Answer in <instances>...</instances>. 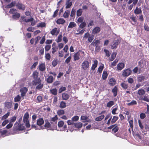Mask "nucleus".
<instances>
[{
	"label": "nucleus",
	"instance_id": "nucleus-29",
	"mask_svg": "<svg viewBox=\"0 0 149 149\" xmlns=\"http://www.w3.org/2000/svg\"><path fill=\"white\" fill-rule=\"evenodd\" d=\"M79 56L80 54L78 52L76 53L73 56L74 61H75L77 60H78L79 59Z\"/></svg>",
	"mask_w": 149,
	"mask_h": 149
},
{
	"label": "nucleus",
	"instance_id": "nucleus-42",
	"mask_svg": "<svg viewBox=\"0 0 149 149\" xmlns=\"http://www.w3.org/2000/svg\"><path fill=\"white\" fill-rule=\"evenodd\" d=\"M57 114L59 116L63 115L65 113V111L63 109L58 110L57 112Z\"/></svg>",
	"mask_w": 149,
	"mask_h": 149
},
{
	"label": "nucleus",
	"instance_id": "nucleus-25",
	"mask_svg": "<svg viewBox=\"0 0 149 149\" xmlns=\"http://www.w3.org/2000/svg\"><path fill=\"white\" fill-rule=\"evenodd\" d=\"M54 80V78L52 76H49L47 79V82L48 83H51L53 82Z\"/></svg>",
	"mask_w": 149,
	"mask_h": 149
},
{
	"label": "nucleus",
	"instance_id": "nucleus-31",
	"mask_svg": "<svg viewBox=\"0 0 149 149\" xmlns=\"http://www.w3.org/2000/svg\"><path fill=\"white\" fill-rule=\"evenodd\" d=\"M74 125L75 127L77 128H80L82 127L83 124L81 122H79L74 123Z\"/></svg>",
	"mask_w": 149,
	"mask_h": 149
},
{
	"label": "nucleus",
	"instance_id": "nucleus-48",
	"mask_svg": "<svg viewBox=\"0 0 149 149\" xmlns=\"http://www.w3.org/2000/svg\"><path fill=\"white\" fill-rule=\"evenodd\" d=\"M35 122L32 121L31 127L32 128H35L36 130H40L41 129V127H40V129L37 128V127L36 124H34Z\"/></svg>",
	"mask_w": 149,
	"mask_h": 149
},
{
	"label": "nucleus",
	"instance_id": "nucleus-27",
	"mask_svg": "<svg viewBox=\"0 0 149 149\" xmlns=\"http://www.w3.org/2000/svg\"><path fill=\"white\" fill-rule=\"evenodd\" d=\"M117 53L115 52H113L111 55V58H109V61H113L115 58Z\"/></svg>",
	"mask_w": 149,
	"mask_h": 149
},
{
	"label": "nucleus",
	"instance_id": "nucleus-56",
	"mask_svg": "<svg viewBox=\"0 0 149 149\" xmlns=\"http://www.w3.org/2000/svg\"><path fill=\"white\" fill-rule=\"evenodd\" d=\"M137 104V102L136 101L134 100H132L129 103L127 104V105L128 106H131L136 105Z\"/></svg>",
	"mask_w": 149,
	"mask_h": 149
},
{
	"label": "nucleus",
	"instance_id": "nucleus-54",
	"mask_svg": "<svg viewBox=\"0 0 149 149\" xmlns=\"http://www.w3.org/2000/svg\"><path fill=\"white\" fill-rule=\"evenodd\" d=\"M121 86L123 88L125 89H127L128 88V85L127 84H125L123 82L121 83Z\"/></svg>",
	"mask_w": 149,
	"mask_h": 149
},
{
	"label": "nucleus",
	"instance_id": "nucleus-24",
	"mask_svg": "<svg viewBox=\"0 0 149 149\" xmlns=\"http://www.w3.org/2000/svg\"><path fill=\"white\" fill-rule=\"evenodd\" d=\"M65 22V20L63 18H59L56 21V23L58 24H63Z\"/></svg>",
	"mask_w": 149,
	"mask_h": 149
},
{
	"label": "nucleus",
	"instance_id": "nucleus-55",
	"mask_svg": "<svg viewBox=\"0 0 149 149\" xmlns=\"http://www.w3.org/2000/svg\"><path fill=\"white\" fill-rule=\"evenodd\" d=\"M118 62V60L117 59H116L111 64V67H113L115 66L116 64Z\"/></svg>",
	"mask_w": 149,
	"mask_h": 149
},
{
	"label": "nucleus",
	"instance_id": "nucleus-10",
	"mask_svg": "<svg viewBox=\"0 0 149 149\" xmlns=\"http://www.w3.org/2000/svg\"><path fill=\"white\" fill-rule=\"evenodd\" d=\"M31 83L33 85L36 86L40 83H41V80L40 78L38 77V78L34 79L32 81Z\"/></svg>",
	"mask_w": 149,
	"mask_h": 149
},
{
	"label": "nucleus",
	"instance_id": "nucleus-1",
	"mask_svg": "<svg viewBox=\"0 0 149 149\" xmlns=\"http://www.w3.org/2000/svg\"><path fill=\"white\" fill-rule=\"evenodd\" d=\"M24 129L25 127L22 125V124H18L17 123H15L13 128V131L15 134L19 131H22Z\"/></svg>",
	"mask_w": 149,
	"mask_h": 149
},
{
	"label": "nucleus",
	"instance_id": "nucleus-53",
	"mask_svg": "<svg viewBox=\"0 0 149 149\" xmlns=\"http://www.w3.org/2000/svg\"><path fill=\"white\" fill-rule=\"evenodd\" d=\"M118 129L119 128L118 126L116 125L115 124V126L113 127V129H112V131L114 133H115L118 131Z\"/></svg>",
	"mask_w": 149,
	"mask_h": 149
},
{
	"label": "nucleus",
	"instance_id": "nucleus-19",
	"mask_svg": "<svg viewBox=\"0 0 149 149\" xmlns=\"http://www.w3.org/2000/svg\"><path fill=\"white\" fill-rule=\"evenodd\" d=\"M72 5V2L71 0H67L66 1L65 8L68 9L70 8Z\"/></svg>",
	"mask_w": 149,
	"mask_h": 149
},
{
	"label": "nucleus",
	"instance_id": "nucleus-14",
	"mask_svg": "<svg viewBox=\"0 0 149 149\" xmlns=\"http://www.w3.org/2000/svg\"><path fill=\"white\" fill-rule=\"evenodd\" d=\"M139 99L140 100H143L147 102H149L148 97L146 95H144L143 96H141L139 97Z\"/></svg>",
	"mask_w": 149,
	"mask_h": 149
},
{
	"label": "nucleus",
	"instance_id": "nucleus-60",
	"mask_svg": "<svg viewBox=\"0 0 149 149\" xmlns=\"http://www.w3.org/2000/svg\"><path fill=\"white\" fill-rule=\"evenodd\" d=\"M138 121L139 125V126L140 127L141 130H143L144 128V126L142 125L141 120H138Z\"/></svg>",
	"mask_w": 149,
	"mask_h": 149
},
{
	"label": "nucleus",
	"instance_id": "nucleus-8",
	"mask_svg": "<svg viewBox=\"0 0 149 149\" xmlns=\"http://www.w3.org/2000/svg\"><path fill=\"white\" fill-rule=\"evenodd\" d=\"M12 101H10V102L6 101L4 103L5 107L8 109H11L12 107Z\"/></svg>",
	"mask_w": 149,
	"mask_h": 149
},
{
	"label": "nucleus",
	"instance_id": "nucleus-57",
	"mask_svg": "<svg viewBox=\"0 0 149 149\" xmlns=\"http://www.w3.org/2000/svg\"><path fill=\"white\" fill-rule=\"evenodd\" d=\"M42 97L41 95H38L37 97V100L38 102L37 103H40L42 101Z\"/></svg>",
	"mask_w": 149,
	"mask_h": 149
},
{
	"label": "nucleus",
	"instance_id": "nucleus-59",
	"mask_svg": "<svg viewBox=\"0 0 149 149\" xmlns=\"http://www.w3.org/2000/svg\"><path fill=\"white\" fill-rule=\"evenodd\" d=\"M86 23L85 22H84L82 23H81L80 24L79 26V28L82 29H83L86 26Z\"/></svg>",
	"mask_w": 149,
	"mask_h": 149
},
{
	"label": "nucleus",
	"instance_id": "nucleus-34",
	"mask_svg": "<svg viewBox=\"0 0 149 149\" xmlns=\"http://www.w3.org/2000/svg\"><path fill=\"white\" fill-rule=\"evenodd\" d=\"M66 107V103L64 101H62L61 102L59 105V107L61 108H64Z\"/></svg>",
	"mask_w": 149,
	"mask_h": 149
},
{
	"label": "nucleus",
	"instance_id": "nucleus-3",
	"mask_svg": "<svg viewBox=\"0 0 149 149\" xmlns=\"http://www.w3.org/2000/svg\"><path fill=\"white\" fill-rule=\"evenodd\" d=\"M132 73V70L130 68H127L123 71L122 75L123 76L127 77Z\"/></svg>",
	"mask_w": 149,
	"mask_h": 149
},
{
	"label": "nucleus",
	"instance_id": "nucleus-40",
	"mask_svg": "<svg viewBox=\"0 0 149 149\" xmlns=\"http://www.w3.org/2000/svg\"><path fill=\"white\" fill-rule=\"evenodd\" d=\"M46 26V24L45 22H41L39 23L37 25V27H41L42 28Z\"/></svg>",
	"mask_w": 149,
	"mask_h": 149
},
{
	"label": "nucleus",
	"instance_id": "nucleus-46",
	"mask_svg": "<svg viewBox=\"0 0 149 149\" xmlns=\"http://www.w3.org/2000/svg\"><path fill=\"white\" fill-rule=\"evenodd\" d=\"M118 116H114L113 117V118L111 119V123L112 124H113L115 123L116 121L118 120Z\"/></svg>",
	"mask_w": 149,
	"mask_h": 149
},
{
	"label": "nucleus",
	"instance_id": "nucleus-64",
	"mask_svg": "<svg viewBox=\"0 0 149 149\" xmlns=\"http://www.w3.org/2000/svg\"><path fill=\"white\" fill-rule=\"evenodd\" d=\"M104 68V66L103 65H100L98 68L97 71L100 73L102 72Z\"/></svg>",
	"mask_w": 149,
	"mask_h": 149
},
{
	"label": "nucleus",
	"instance_id": "nucleus-11",
	"mask_svg": "<svg viewBox=\"0 0 149 149\" xmlns=\"http://www.w3.org/2000/svg\"><path fill=\"white\" fill-rule=\"evenodd\" d=\"M125 64L124 63H118L117 66V71L122 70L124 67Z\"/></svg>",
	"mask_w": 149,
	"mask_h": 149
},
{
	"label": "nucleus",
	"instance_id": "nucleus-12",
	"mask_svg": "<svg viewBox=\"0 0 149 149\" xmlns=\"http://www.w3.org/2000/svg\"><path fill=\"white\" fill-rule=\"evenodd\" d=\"M38 69L41 71L43 72L45 70L46 67L45 63H42L40 64L38 66Z\"/></svg>",
	"mask_w": 149,
	"mask_h": 149
},
{
	"label": "nucleus",
	"instance_id": "nucleus-41",
	"mask_svg": "<svg viewBox=\"0 0 149 149\" xmlns=\"http://www.w3.org/2000/svg\"><path fill=\"white\" fill-rule=\"evenodd\" d=\"M108 74L107 71H104L102 75L103 79H105L107 77Z\"/></svg>",
	"mask_w": 149,
	"mask_h": 149
},
{
	"label": "nucleus",
	"instance_id": "nucleus-58",
	"mask_svg": "<svg viewBox=\"0 0 149 149\" xmlns=\"http://www.w3.org/2000/svg\"><path fill=\"white\" fill-rule=\"evenodd\" d=\"M51 124L47 121V122L45 121L44 126L45 127L49 128L51 127Z\"/></svg>",
	"mask_w": 149,
	"mask_h": 149
},
{
	"label": "nucleus",
	"instance_id": "nucleus-21",
	"mask_svg": "<svg viewBox=\"0 0 149 149\" xmlns=\"http://www.w3.org/2000/svg\"><path fill=\"white\" fill-rule=\"evenodd\" d=\"M112 92L113 93L114 97H115L116 96L118 92V88L116 86H115L112 89Z\"/></svg>",
	"mask_w": 149,
	"mask_h": 149
},
{
	"label": "nucleus",
	"instance_id": "nucleus-39",
	"mask_svg": "<svg viewBox=\"0 0 149 149\" xmlns=\"http://www.w3.org/2000/svg\"><path fill=\"white\" fill-rule=\"evenodd\" d=\"M138 1V0H129L128 1L127 3L130 4L133 2L132 4L134 6L137 4Z\"/></svg>",
	"mask_w": 149,
	"mask_h": 149
},
{
	"label": "nucleus",
	"instance_id": "nucleus-38",
	"mask_svg": "<svg viewBox=\"0 0 149 149\" xmlns=\"http://www.w3.org/2000/svg\"><path fill=\"white\" fill-rule=\"evenodd\" d=\"M50 92L51 93L54 95L57 94V90L56 88H54L50 90Z\"/></svg>",
	"mask_w": 149,
	"mask_h": 149
},
{
	"label": "nucleus",
	"instance_id": "nucleus-61",
	"mask_svg": "<svg viewBox=\"0 0 149 149\" xmlns=\"http://www.w3.org/2000/svg\"><path fill=\"white\" fill-rule=\"evenodd\" d=\"M50 123L51 124L52 126L53 127V128L55 129L56 128L57 126V122H52L51 121Z\"/></svg>",
	"mask_w": 149,
	"mask_h": 149
},
{
	"label": "nucleus",
	"instance_id": "nucleus-7",
	"mask_svg": "<svg viewBox=\"0 0 149 149\" xmlns=\"http://www.w3.org/2000/svg\"><path fill=\"white\" fill-rule=\"evenodd\" d=\"M120 40L118 39L114 41L113 44L111 46V48L112 49H116L118 45L120 44Z\"/></svg>",
	"mask_w": 149,
	"mask_h": 149
},
{
	"label": "nucleus",
	"instance_id": "nucleus-22",
	"mask_svg": "<svg viewBox=\"0 0 149 149\" xmlns=\"http://www.w3.org/2000/svg\"><path fill=\"white\" fill-rule=\"evenodd\" d=\"M127 120L129 121V125L131 128L132 129V132H134L133 131V119L132 118L131 120H130V118H128V119Z\"/></svg>",
	"mask_w": 149,
	"mask_h": 149
},
{
	"label": "nucleus",
	"instance_id": "nucleus-35",
	"mask_svg": "<svg viewBox=\"0 0 149 149\" xmlns=\"http://www.w3.org/2000/svg\"><path fill=\"white\" fill-rule=\"evenodd\" d=\"M43 84L40 83L36 87V90H40L42 89L43 87Z\"/></svg>",
	"mask_w": 149,
	"mask_h": 149
},
{
	"label": "nucleus",
	"instance_id": "nucleus-2",
	"mask_svg": "<svg viewBox=\"0 0 149 149\" xmlns=\"http://www.w3.org/2000/svg\"><path fill=\"white\" fill-rule=\"evenodd\" d=\"M90 64V63L88 61L85 60L81 64V68L84 70H86L89 68Z\"/></svg>",
	"mask_w": 149,
	"mask_h": 149
},
{
	"label": "nucleus",
	"instance_id": "nucleus-26",
	"mask_svg": "<svg viewBox=\"0 0 149 149\" xmlns=\"http://www.w3.org/2000/svg\"><path fill=\"white\" fill-rule=\"evenodd\" d=\"M76 24L74 22H71L70 23L68 26V29L69 28H72L76 27Z\"/></svg>",
	"mask_w": 149,
	"mask_h": 149
},
{
	"label": "nucleus",
	"instance_id": "nucleus-62",
	"mask_svg": "<svg viewBox=\"0 0 149 149\" xmlns=\"http://www.w3.org/2000/svg\"><path fill=\"white\" fill-rule=\"evenodd\" d=\"M66 88L65 87L62 86L60 87L58 91V92L59 93H61L63 91H65Z\"/></svg>",
	"mask_w": 149,
	"mask_h": 149
},
{
	"label": "nucleus",
	"instance_id": "nucleus-28",
	"mask_svg": "<svg viewBox=\"0 0 149 149\" xmlns=\"http://www.w3.org/2000/svg\"><path fill=\"white\" fill-rule=\"evenodd\" d=\"M116 83L115 80L113 78H111L109 79V83L111 86H112L115 85Z\"/></svg>",
	"mask_w": 149,
	"mask_h": 149
},
{
	"label": "nucleus",
	"instance_id": "nucleus-32",
	"mask_svg": "<svg viewBox=\"0 0 149 149\" xmlns=\"http://www.w3.org/2000/svg\"><path fill=\"white\" fill-rule=\"evenodd\" d=\"M70 13V11L69 10H66L64 12L63 16L65 18H67L69 17Z\"/></svg>",
	"mask_w": 149,
	"mask_h": 149
},
{
	"label": "nucleus",
	"instance_id": "nucleus-37",
	"mask_svg": "<svg viewBox=\"0 0 149 149\" xmlns=\"http://www.w3.org/2000/svg\"><path fill=\"white\" fill-rule=\"evenodd\" d=\"M104 115H102L100 116L95 118V120L97 121H100L102 120L104 118Z\"/></svg>",
	"mask_w": 149,
	"mask_h": 149
},
{
	"label": "nucleus",
	"instance_id": "nucleus-13",
	"mask_svg": "<svg viewBox=\"0 0 149 149\" xmlns=\"http://www.w3.org/2000/svg\"><path fill=\"white\" fill-rule=\"evenodd\" d=\"M141 9V7L139 8L137 7H136V9L134 10V13L136 15L142 14V11Z\"/></svg>",
	"mask_w": 149,
	"mask_h": 149
},
{
	"label": "nucleus",
	"instance_id": "nucleus-30",
	"mask_svg": "<svg viewBox=\"0 0 149 149\" xmlns=\"http://www.w3.org/2000/svg\"><path fill=\"white\" fill-rule=\"evenodd\" d=\"M98 61L97 60L94 61V63L93 64L91 67V69L93 70H94L95 68L97 67V65Z\"/></svg>",
	"mask_w": 149,
	"mask_h": 149
},
{
	"label": "nucleus",
	"instance_id": "nucleus-20",
	"mask_svg": "<svg viewBox=\"0 0 149 149\" xmlns=\"http://www.w3.org/2000/svg\"><path fill=\"white\" fill-rule=\"evenodd\" d=\"M29 117V115L28 112L26 113L24 116L23 120L24 123L28 121V120Z\"/></svg>",
	"mask_w": 149,
	"mask_h": 149
},
{
	"label": "nucleus",
	"instance_id": "nucleus-52",
	"mask_svg": "<svg viewBox=\"0 0 149 149\" xmlns=\"http://www.w3.org/2000/svg\"><path fill=\"white\" fill-rule=\"evenodd\" d=\"M17 117L15 116H14L11 117L9 120V122L13 123L16 120Z\"/></svg>",
	"mask_w": 149,
	"mask_h": 149
},
{
	"label": "nucleus",
	"instance_id": "nucleus-50",
	"mask_svg": "<svg viewBox=\"0 0 149 149\" xmlns=\"http://www.w3.org/2000/svg\"><path fill=\"white\" fill-rule=\"evenodd\" d=\"M145 94V91L143 89H141L138 90V94L139 95H143Z\"/></svg>",
	"mask_w": 149,
	"mask_h": 149
},
{
	"label": "nucleus",
	"instance_id": "nucleus-49",
	"mask_svg": "<svg viewBox=\"0 0 149 149\" xmlns=\"http://www.w3.org/2000/svg\"><path fill=\"white\" fill-rule=\"evenodd\" d=\"M38 72L36 71L33 72L32 74L33 78L34 79L38 78Z\"/></svg>",
	"mask_w": 149,
	"mask_h": 149
},
{
	"label": "nucleus",
	"instance_id": "nucleus-5",
	"mask_svg": "<svg viewBox=\"0 0 149 149\" xmlns=\"http://www.w3.org/2000/svg\"><path fill=\"white\" fill-rule=\"evenodd\" d=\"M16 6L17 7L19 10H25V6L22 4L20 2H18L17 3Z\"/></svg>",
	"mask_w": 149,
	"mask_h": 149
},
{
	"label": "nucleus",
	"instance_id": "nucleus-43",
	"mask_svg": "<svg viewBox=\"0 0 149 149\" xmlns=\"http://www.w3.org/2000/svg\"><path fill=\"white\" fill-rule=\"evenodd\" d=\"M83 12L82 10L81 9H79L77 11V16L78 17L82 15Z\"/></svg>",
	"mask_w": 149,
	"mask_h": 149
},
{
	"label": "nucleus",
	"instance_id": "nucleus-6",
	"mask_svg": "<svg viewBox=\"0 0 149 149\" xmlns=\"http://www.w3.org/2000/svg\"><path fill=\"white\" fill-rule=\"evenodd\" d=\"M59 30L57 28L55 27L50 31V33L52 36H57L59 33Z\"/></svg>",
	"mask_w": 149,
	"mask_h": 149
},
{
	"label": "nucleus",
	"instance_id": "nucleus-4",
	"mask_svg": "<svg viewBox=\"0 0 149 149\" xmlns=\"http://www.w3.org/2000/svg\"><path fill=\"white\" fill-rule=\"evenodd\" d=\"M33 20L34 19L32 17L30 19H27L25 17L22 16L21 17L19 21L20 22L22 23L23 22H28L30 21H33Z\"/></svg>",
	"mask_w": 149,
	"mask_h": 149
},
{
	"label": "nucleus",
	"instance_id": "nucleus-15",
	"mask_svg": "<svg viewBox=\"0 0 149 149\" xmlns=\"http://www.w3.org/2000/svg\"><path fill=\"white\" fill-rule=\"evenodd\" d=\"M100 31V29L99 27H95L92 31V34L94 35L99 33Z\"/></svg>",
	"mask_w": 149,
	"mask_h": 149
},
{
	"label": "nucleus",
	"instance_id": "nucleus-63",
	"mask_svg": "<svg viewBox=\"0 0 149 149\" xmlns=\"http://www.w3.org/2000/svg\"><path fill=\"white\" fill-rule=\"evenodd\" d=\"M94 36L93 35L90 36L88 38V41L89 43H91L92 42Z\"/></svg>",
	"mask_w": 149,
	"mask_h": 149
},
{
	"label": "nucleus",
	"instance_id": "nucleus-9",
	"mask_svg": "<svg viewBox=\"0 0 149 149\" xmlns=\"http://www.w3.org/2000/svg\"><path fill=\"white\" fill-rule=\"evenodd\" d=\"M28 90V89L26 87H23L20 89V92L21 93V95L22 97H23L25 95Z\"/></svg>",
	"mask_w": 149,
	"mask_h": 149
},
{
	"label": "nucleus",
	"instance_id": "nucleus-44",
	"mask_svg": "<svg viewBox=\"0 0 149 149\" xmlns=\"http://www.w3.org/2000/svg\"><path fill=\"white\" fill-rule=\"evenodd\" d=\"M114 104V102L111 100L110 101L107 103V107L110 108Z\"/></svg>",
	"mask_w": 149,
	"mask_h": 149
},
{
	"label": "nucleus",
	"instance_id": "nucleus-36",
	"mask_svg": "<svg viewBox=\"0 0 149 149\" xmlns=\"http://www.w3.org/2000/svg\"><path fill=\"white\" fill-rule=\"evenodd\" d=\"M76 10V9L72 8L70 14V16L71 17H73L74 18L75 16Z\"/></svg>",
	"mask_w": 149,
	"mask_h": 149
},
{
	"label": "nucleus",
	"instance_id": "nucleus-45",
	"mask_svg": "<svg viewBox=\"0 0 149 149\" xmlns=\"http://www.w3.org/2000/svg\"><path fill=\"white\" fill-rule=\"evenodd\" d=\"M20 15L19 13H16L12 15V17L14 19H18L20 17Z\"/></svg>",
	"mask_w": 149,
	"mask_h": 149
},
{
	"label": "nucleus",
	"instance_id": "nucleus-33",
	"mask_svg": "<svg viewBox=\"0 0 149 149\" xmlns=\"http://www.w3.org/2000/svg\"><path fill=\"white\" fill-rule=\"evenodd\" d=\"M21 96H20L19 95H18L15 97L14 98V102H18L20 101L21 99Z\"/></svg>",
	"mask_w": 149,
	"mask_h": 149
},
{
	"label": "nucleus",
	"instance_id": "nucleus-47",
	"mask_svg": "<svg viewBox=\"0 0 149 149\" xmlns=\"http://www.w3.org/2000/svg\"><path fill=\"white\" fill-rule=\"evenodd\" d=\"M145 79V77L143 76H141L138 77V81L139 82H141L143 81Z\"/></svg>",
	"mask_w": 149,
	"mask_h": 149
},
{
	"label": "nucleus",
	"instance_id": "nucleus-17",
	"mask_svg": "<svg viewBox=\"0 0 149 149\" xmlns=\"http://www.w3.org/2000/svg\"><path fill=\"white\" fill-rule=\"evenodd\" d=\"M16 4V3L15 1H12L10 3L7 5L6 6L5 8L8 9L11 8L15 6Z\"/></svg>",
	"mask_w": 149,
	"mask_h": 149
},
{
	"label": "nucleus",
	"instance_id": "nucleus-18",
	"mask_svg": "<svg viewBox=\"0 0 149 149\" xmlns=\"http://www.w3.org/2000/svg\"><path fill=\"white\" fill-rule=\"evenodd\" d=\"M16 4V3L15 1H12L10 3L7 5L6 6L5 8L8 9L11 8L15 6Z\"/></svg>",
	"mask_w": 149,
	"mask_h": 149
},
{
	"label": "nucleus",
	"instance_id": "nucleus-23",
	"mask_svg": "<svg viewBox=\"0 0 149 149\" xmlns=\"http://www.w3.org/2000/svg\"><path fill=\"white\" fill-rule=\"evenodd\" d=\"M62 99L64 100H67L69 98V96L66 93H63L62 95Z\"/></svg>",
	"mask_w": 149,
	"mask_h": 149
},
{
	"label": "nucleus",
	"instance_id": "nucleus-16",
	"mask_svg": "<svg viewBox=\"0 0 149 149\" xmlns=\"http://www.w3.org/2000/svg\"><path fill=\"white\" fill-rule=\"evenodd\" d=\"M44 123V120L43 118H40L37 120V125L39 126H41Z\"/></svg>",
	"mask_w": 149,
	"mask_h": 149
},
{
	"label": "nucleus",
	"instance_id": "nucleus-51",
	"mask_svg": "<svg viewBox=\"0 0 149 149\" xmlns=\"http://www.w3.org/2000/svg\"><path fill=\"white\" fill-rule=\"evenodd\" d=\"M64 125V122L63 121L60 120L59 121L58 123V126L59 128L63 126Z\"/></svg>",
	"mask_w": 149,
	"mask_h": 149
}]
</instances>
